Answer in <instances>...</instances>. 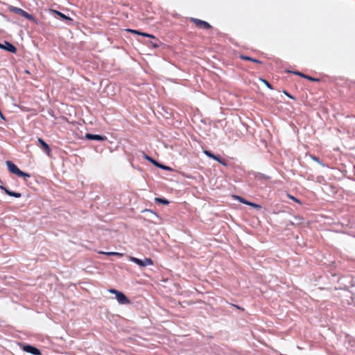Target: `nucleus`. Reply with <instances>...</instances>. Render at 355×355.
<instances>
[{
    "mask_svg": "<svg viewBox=\"0 0 355 355\" xmlns=\"http://www.w3.org/2000/svg\"><path fill=\"white\" fill-rule=\"evenodd\" d=\"M6 165L8 166V170L12 173H14L17 175H18L19 177H28L29 178L30 177V175L28 174V173H26L21 171H20L18 167L15 164H13L12 162L10 161H7L6 162Z\"/></svg>",
    "mask_w": 355,
    "mask_h": 355,
    "instance_id": "nucleus-1",
    "label": "nucleus"
},
{
    "mask_svg": "<svg viewBox=\"0 0 355 355\" xmlns=\"http://www.w3.org/2000/svg\"><path fill=\"white\" fill-rule=\"evenodd\" d=\"M10 11H12L16 14H18V15L26 18L27 19L33 21L36 24H37V20L35 19V17H34L32 15H30L29 13H28L27 12L24 11V10H22L19 8L11 7Z\"/></svg>",
    "mask_w": 355,
    "mask_h": 355,
    "instance_id": "nucleus-2",
    "label": "nucleus"
},
{
    "mask_svg": "<svg viewBox=\"0 0 355 355\" xmlns=\"http://www.w3.org/2000/svg\"><path fill=\"white\" fill-rule=\"evenodd\" d=\"M109 292L110 293L114 294L116 296V299L118 302L121 304H130V300L128 298L121 292L116 291L115 289H110Z\"/></svg>",
    "mask_w": 355,
    "mask_h": 355,
    "instance_id": "nucleus-3",
    "label": "nucleus"
},
{
    "mask_svg": "<svg viewBox=\"0 0 355 355\" xmlns=\"http://www.w3.org/2000/svg\"><path fill=\"white\" fill-rule=\"evenodd\" d=\"M130 260L141 267H146L153 264V260L150 258H145L144 260H141L136 257H130Z\"/></svg>",
    "mask_w": 355,
    "mask_h": 355,
    "instance_id": "nucleus-4",
    "label": "nucleus"
},
{
    "mask_svg": "<svg viewBox=\"0 0 355 355\" xmlns=\"http://www.w3.org/2000/svg\"><path fill=\"white\" fill-rule=\"evenodd\" d=\"M22 349L24 352L34 354V355H40V351L36 347L29 345H24Z\"/></svg>",
    "mask_w": 355,
    "mask_h": 355,
    "instance_id": "nucleus-5",
    "label": "nucleus"
},
{
    "mask_svg": "<svg viewBox=\"0 0 355 355\" xmlns=\"http://www.w3.org/2000/svg\"><path fill=\"white\" fill-rule=\"evenodd\" d=\"M0 49H4L10 53H15L17 51L16 47L8 42H4L3 44L0 43Z\"/></svg>",
    "mask_w": 355,
    "mask_h": 355,
    "instance_id": "nucleus-6",
    "label": "nucleus"
},
{
    "mask_svg": "<svg viewBox=\"0 0 355 355\" xmlns=\"http://www.w3.org/2000/svg\"><path fill=\"white\" fill-rule=\"evenodd\" d=\"M191 21H193L196 24V25L199 28L203 29H208L211 28V26L207 21L195 18H191Z\"/></svg>",
    "mask_w": 355,
    "mask_h": 355,
    "instance_id": "nucleus-7",
    "label": "nucleus"
},
{
    "mask_svg": "<svg viewBox=\"0 0 355 355\" xmlns=\"http://www.w3.org/2000/svg\"><path fill=\"white\" fill-rule=\"evenodd\" d=\"M37 141L40 145L41 148L43 150V151L48 155H50V148L49 145L41 138L37 139Z\"/></svg>",
    "mask_w": 355,
    "mask_h": 355,
    "instance_id": "nucleus-8",
    "label": "nucleus"
},
{
    "mask_svg": "<svg viewBox=\"0 0 355 355\" xmlns=\"http://www.w3.org/2000/svg\"><path fill=\"white\" fill-rule=\"evenodd\" d=\"M85 138L89 140H98V141H105L106 137L104 136L98 135H93L90 133H87L85 135Z\"/></svg>",
    "mask_w": 355,
    "mask_h": 355,
    "instance_id": "nucleus-9",
    "label": "nucleus"
},
{
    "mask_svg": "<svg viewBox=\"0 0 355 355\" xmlns=\"http://www.w3.org/2000/svg\"><path fill=\"white\" fill-rule=\"evenodd\" d=\"M205 154L207 155L208 157L218 161V162L223 164V162H222V160L219 156L214 155L210 151L205 150Z\"/></svg>",
    "mask_w": 355,
    "mask_h": 355,
    "instance_id": "nucleus-10",
    "label": "nucleus"
},
{
    "mask_svg": "<svg viewBox=\"0 0 355 355\" xmlns=\"http://www.w3.org/2000/svg\"><path fill=\"white\" fill-rule=\"evenodd\" d=\"M51 12L57 14L58 16H60V18H62L64 20H67L70 22L72 21V19L70 17H67V15H64L63 13H62L59 11H57L55 10H51Z\"/></svg>",
    "mask_w": 355,
    "mask_h": 355,
    "instance_id": "nucleus-11",
    "label": "nucleus"
},
{
    "mask_svg": "<svg viewBox=\"0 0 355 355\" xmlns=\"http://www.w3.org/2000/svg\"><path fill=\"white\" fill-rule=\"evenodd\" d=\"M2 189H3L6 192V193H7L8 195L10 196H13V197H15V198H19L21 197V193H16V192H13V191H10L9 190H8L7 189L4 188V187H1Z\"/></svg>",
    "mask_w": 355,
    "mask_h": 355,
    "instance_id": "nucleus-12",
    "label": "nucleus"
},
{
    "mask_svg": "<svg viewBox=\"0 0 355 355\" xmlns=\"http://www.w3.org/2000/svg\"><path fill=\"white\" fill-rule=\"evenodd\" d=\"M129 32H131V33H135V34H138V35H141L142 36H145V37H152L153 38L154 36L152 35H150V34H148V33H141L138 31H136V30H132V29H128V30Z\"/></svg>",
    "mask_w": 355,
    "mask_h": 355,
    "instance_id": "nucleus-13",
    "label": "nucleus"
},
{
    "mask_svg": "<svg viewBox=\"0 0 355 355\" xmlns=\"http://www.w3.org/2000/svg\"><path fill=\"white\" fill-rule=\"evenodd\" d=\"M144 157L146 159L150 161L155 166H158V162L157 161H155V159H153V158H151L150 157L148 156L147 155H144Z\"/></svg>",
    "mask_w": 355,
    "mask_h": 355,
    "instance_id": "nucleus-14",
    "label": "nucleus"
},
{
    "mask_svg": "<svg viewBox=\"0 0 355 355\" xmlns=\"http://www.w3.org/2000/svg\"><path fill=\"white\" fill-rule=\"evenodd\" d=\"M293 73H294L295 74L299 75V76H302V77H304V78H307V79H309V80H314V79H313V78H311V77H309V76H305V75H304V74L301 73L300 72H298V71H294Z\"/></svg>",
    "mask_w": 355,
    "mask_h": 355,
    "instance_id": "nucleus-15",
    "label": "nucleus"
},
{
    "mask_svg": "<svg viewBox=\"0 0 355 355\" xmlns=\"http://www.w3.org/2000/svg\"><path fill=\"white\" fill-rule=\"evenodd\" d=\"M157 166L160 168L166 170V171H171V168L169 166H164V165H163L162 164H159V162H158V166Z\"/></svg>",
    "mask_w": 355,
    "mask_h": 355,
    "instance_id": "nucleus-16",
    "label": "nucleus"
},
{
    "mask_svg": "<svg viewBox=\"0 0 355 355\" xmlns=\"http://www.w3.org/2000/svg\"><path fill=\"white\" fill-rule=\"evenodd\" d=\"M156 201L159 202H161L164 205H168V201L165 200V199H162V198H156Z\"/></svg>",
    "mask_w": 355,
    "mask_h": 355,
    "instance_id": "nucleus-17",
    "label": "nucleus"
},
{
    "mask_svg": "<svg viewBox=\"0 0 355 355\" xmlns=\"http://www.w3.org/2000/svg\"><path fill=\"white\" fill-rule=\"evenodd\" d=\"M235 198L236 199H238L241 202L243 203V204H245V205H248V203H249L248 201L245 200V199L239 197V196H235Z\"/></svg>",
    "mask_w": 355,
    "mask_h": 355,
    "instance_id": "nucleus-18",
    "label": "nucleus"
},
{
    "mask_svg": "<svg viewBox=\"0 0 355 355\" xmlns=\"http://www.w3.org/2000/svg\"><path fill=\"white\" fill-rule=\"evenodd\" d=\"M98 253L99 254H106V255H114V256L115 252H103V251H99Z\"/></svg>",
    "mask_w": 355,
    "mask_h": 355,
    "instance_id": "nucleus-19",
    "label": "nucleus"
},
{
    "mask_svg": "<svg viewBox=\"0 0 355 355\" xmlns=\"http://www.w3.org/2000/svg\"><path fill=\"white\" fill-rule=\"evenodd\" d=\"M248 205H250V206H252V207H256V208H260L261 207L259 205H257L255 203L250 202H249V203H248Z\"/></svg>",
    "mask_w": 355,
    "mask_h": 355,
    "instance_id": "nucleus-20",
    "label": "nucleus"
},
{
    "mask_svg": "<svg viewBox=\"0 0 355 355\" xmlns=\"http://www.w3.org/2000/svg\"><path fill=\"white\" fill-rule=\"evenodd\" d=\"M262 81L264 83V84L270 89H272L271 85L266 80H262Z\"/></svg>",
    "mask_w": 355,
    "mask_h": 355,
    "instance_id": "nucleus-21",
    "label": "nucleus"
},
{
    "mask_svg": "<svg viewBox=\"0 0 355 355\" xmlns=\"http://www.w3.org/2000/svg\"><path fill=\"white\" fill-rule=\"evenodd\" d=\"M288 196L291 199H292V200H295V202H300V201H299L297 198H295V197H293V196H291V195H289V194L288 195Z\"/></svg>",
    "mask_w": 355,
    "mask_h": 355,
    "instance_id": "nucleus-22",
    "label": "nucleus"
},
{
    "mask_svg": "<svg viewBox=\"0 0 355 355\" xmlns=\"http://www.w3.org/2000/svg\"><path fill=\"white\" fill-rule=\"evenodd\" d=\"M241 58L243 59V60H251V58H249L248 56L242 55Z\"/></svg>",
    "mask_w": 355,
    "mask_h": 355,
    "instance_id": "nucleus-23",
    "label": "nucleus"
},
{
    "mask_svg": "<svg viewBox=\"0 0 355 355\" xmlns=\"http://www.w3.org/2000/svg\"><path fill=\"white\" fill-rule=\"evenodd\" d=\"M114 256L121 257L123 256V254L119 252H115Z\"/></svg>",
    "mask_w": 355,
    "mask_h": 355,
    "instance_id": "nucleus-24",
    "label": "nucleus"
},
{
    "mask_svg": "<svg viewBox=\"0 0 355 355\" xmlns=\"http://www.w3.org/2000/svg\"><path fill=\"white\" fill-rule=\"evenodd\" d=\"M251 61L254 62H259V61L257 60H255L253 58H251Z\"/></svg>",
    "mask_w": 355,
    "mask_h": 355,
    "instance_id": "nucleus-25",
    "label": "nucleus"
},
{
    "mask_svg": "<svg viewBox=\"0 0 355 355\" xmlns=\"http://www.w3.org/2000/svg\"><path fill=\"white\" fill-rule=\"evenodd\" d=\"M313 160H315V162H319L318 158L313 157Z\"/></svg>",
    "mask_w": 355,
    "mask_h": 355,
    "instance_id": "nucleus-26",
    "label": "nucleus"
}]
</instances>
